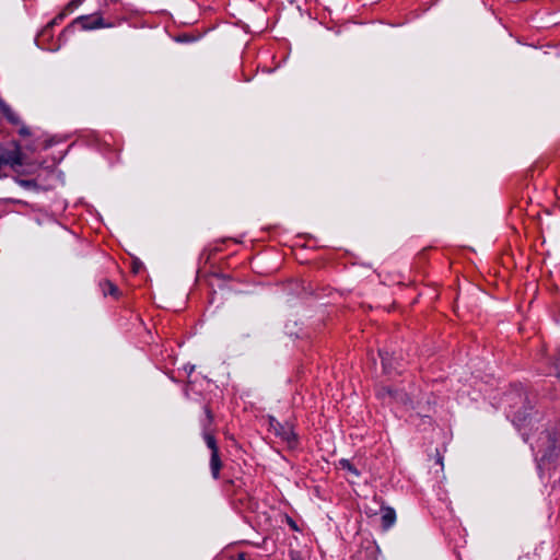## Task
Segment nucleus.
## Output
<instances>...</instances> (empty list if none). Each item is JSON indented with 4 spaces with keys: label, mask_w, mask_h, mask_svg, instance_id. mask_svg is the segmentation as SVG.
I'll return each mask as SVG.
<instances>
[{
    "label": "nucleus",
    "mask_w": 560,
    "mask_h": 560,
    "mask_svg": "<svg viewBox=\"0 0 560 560\" xmlns=\"http://www.w3.org/2000/svg\"><path fill=\"white\" fill-rule=\"evenodd\" d=\"M509 404L508 416L513 424L522 433L525 442L529 443L537 462V468H541L546 460L551 457V451L559 447L560 440H553L548 430H542L538 434L539 421L532 416L533 406L528 401L526 394L522 388L513 390L505 396Z\"/></svg>",
    "instance_id": "nucleus-1"
},
{
    "label": "nucleus",
    "mask_w": 560,
    "mask_h": 560,
    "mask_svg": "<svg viewBox=\"0 0 560 560\" xmlns=\"http://www.w3.org/2000/svg\"><path fill=\"white\" fill-rule=\"evenodd\" d=\"M269 430L280 438L290 448L298 446V435L289 423H281L275 417L268 418Z\"/></svg>",
    "instance_id": "nucleus-2"
},
{
    "label": "nucleus",
    "mask_w": 560,
    "mask_h": 560,
    "mask_svg": "<svg viewBox=\"0 0 560 560\" xmlns=\"http://www.w3.org/2000/svg\"><path fill=\"white\" fill-rule=\"evenodd\" d=\"M77 26L81 30L89 31L101 27H107L109 25L105 24L104 20L98 15H81L73 20L72 23L69 24L62 33H73Z\"/></svg>",
    "instance_id": "nucleus-3"
},
{
    "label": "nucleus",
    "mask_w": 560,
    "mask_h": 560,
    "mask_svg": "<svg viewBox=\"0 0 560 560\" xmlns=\"http://www.w3.org/2000/svg\"><path fill=\"white\" fill-rule=\"evenodd\" d=\"M551 433V438L553 440L560 441V421L553 424L552 427L546 428ZM551 457L549 460H546L541 468H538L540 471L544 469H549V466L555 462V459L560 455V448L557 447L551 451Z\"/></svg>",
    "instance_id": "nucleus-4"
},
{
    "label": "nucleus",
    "mask_w": 560,
    "mask_h": 560,
    "mask_svg": "<svg viewBox=\"0 0 560 560\" xmlns=\"http://www.w3.org/2000/svg\"><path fill=\"white\" fill-rule=\"evenodd\" d=\"M546 374H555L560 377V348H558L552 358L550 359V364L547 370L544 371Z\"/></svg>",
    "instance_id": "nucleus-5"
},
{
    "label": "nucleus",
    "mask_w": 560,
    "mask_h": 560,
    "mask_svg": "<svg viewBox=\"0 0 560 560\" xmlns=\"http://www.w3.org/2000/svg\"><path fill=\"white\" fill-rule=\"evenodd\" d=\"M100 287L105 296L110 295L115 299H118L120 295V291H119L118 287L109 280L102 281L100 283Z\"/></svg>",
    "instance_id": "nucleus-6"
},
{
    "label": "nucleus",
    "mask_w": 560,
    "mask_h": 560,
    "mask_svg": "<svg viewBox=\"0 0 560 560\" xmlns=\"http://www.w3.org/2000/svg\"><path fill=\"white\" fill-rule=\"evenodd\" d=\"M203 411H205V417L200 420L202 434H205L206 432H212L211 427H212L213 419H214L213 413L208 406L203 407Z\"/></svg>",
    "instance_id": "nucleus-7"
},
{
    "label": "nucleus",
    "mask_w": 560,
    "mask_h": 560,
    "mask_svg": "<svg viewBox=\"0 0 560 560\" xmlns=\"http://www.w3.org/2000/svg\"><path fill=\"white\" fill-rule=\"evenodd\" d=\"M221 467H222V462L220 459L219 451L212 452L211 457H210V469H211V475L214 479L219 478Z\"/></svg>",
    "instance_id": "nucleus-8"
},
{
    "label": "nucleus",
    "mask_w": 560,
    "mask_h": 560,
    "mask_svg": "<svg viewBox=\"0 0 560 560\" xmlns=\"http://www.w3.org/2000/svg\"><path fill=\"white\" fill-rule=\"evenodd\" d=\"M65 18V13L58 14L54 20H51L46 27L42 31L40 36L51 35L52 27L57 24H59Z\"/></svg>",
    "instance_id": "nucleus-9"
},
{
    "label": "nucleus",
    "mask_w": 560,
    "mask_h": 560,
    "mask_svg": "<svg viewBox=\"0 0 560 560\" xmlns=\"http://www.w3.org/2000/svg\"><path fill=\"white\" fill-rule=\"evenodd\" d=\"M202 436H203V440H205L207 446L210 448L211 453L219 451L217 440L213 436V432H206L205 434H202Z\"/></svg>",
    "instance_id": "nucleus-10"
},
{
    "label": "nucleus",
    "mask_w": 560,
    "mask_h": 560,
    "mask_svg": "<svg viewBox=\"0 0 560 560\" xmlns=\"http://www.w3.org/2000/svg\"><path fill=\"white\" fill-rule=\"evenodd\" d=\"M339 468L351 472L354 476H359V470L351 464L349 459L342 458L339 460Z\"/></svg>",
    "instance_id": "nucleus-11"
},
{
    "label": "nucleus",
    "mask_w": 560,
    "mask_h": 560,
    "mask_svg": "<svg viewBox=\"0 0 560 560\" xmlns=\"http://www.w3.org/2000/svg\"><path fill=\"white\" fill-rule=\"evenodd\" d=\"M5 164L14 165H22V159L21 154L19 152H12L7 158H4Z\"/></svg>",
    "instance_id": "nucleus-12"
},
{
    "label": "nucleus",
    "mask_w": 560,
    "mask_h": 560,
    "mask_svg": "<svg viewBox=\"0 0 560 560\" xmlns=\"http://www.w3.org/2000/svg\"><path fill=\"white\" fill-rule=\"evenodd\" d=\"M0 107L2 109V112L7 115V117L12 121V122H15L18 120L15 114L12 112V109L10 108V106H8L7 104L4 103H1L0 104Z\"/></svg>",
    "instance_id": "nucleus-13"
},
{
    "label": "nucleus",
    "mask_w": 560,
    "mask_h": 560,
    "mask_svg": "<svg viewBox=\"0 0 560 560\" xmlns=\"http://www.w3.org/2000/svg\"><path fill=\"white\" fill-rule=\"evenodd\" d=\"M16 183L23 187V188H26V189H33V188H36L37 187V184L35 180L33 179H16Z\"/></svg>",
    "instance_id": "nucleus-14"
},
{
    "label": "nucleus",
    "mask_w": 560,
    "mask_h": 560,
    "mask_svg": "<svg viewBox=\"0 0 560 560\" xmlns=\"http://www.w3.org/2000/svg\"><path fill=\"white\" fill-rule=\"evenodd\" d=\"M396 522V512L394 509L387 506V528Z\"/></svg>",
    "instance_id": "nucleus-15"
},
{
    "label": "nucleus",
    "mask_w": 560,
    "mask_h": 560,
    "mask_svg": "<svg viewBox=\"0 0 560 560\" xmlns=\"http://www.w3.org/2000/svg\"><path fill=\"white\" fill-rule=\"evenodd\" d=\"M378 353H380V357H381V366L384 370L385 369V358H383L381 351Z\"/></svg>",
    "instance_id": "nucleus-16"
},
{
    "label": "nucleus",
    "mask_w": 560,
    "mask_h": 560,
    "mask_svg": "<svg viewBox=\"0 0 560 560\" xmlns=\"http://www.w3.org/2000/svg\"><path fill=\"white\" fill-rule=\"evenodd\" d=\"M20 133H21V135H28V130H27L26 128H22V129L20 130Z\"/></svg>",
    "instance_id": "nucleus-17"
},
{
    "label": "nucleus",
    "mask_w": 560,
    "mask_h": 560,
    "mask_svg": "<svg viewBox=\"0 0 560 560\" xmlns=\"http://www.w3.org/2000/svg\"><path fill=\"white\" fill-rule=\"evenodd\" d=\"M381 523L383 526H385V514L381 515Z\"/></svg>",
    "instance_id": "nucleus-18"
},
{
    "label": "nucleus",
    "mask_w": 560,
    "mask_h": 560,
    "mask_svg": "<svg viewBox=\"0 0 560 560\" xmlns=\"http://www.w3.org/2000/svg\"><path fill=\"white\" fill-rule=\"evenodd\" d=\"M236 560H246L245 556L244 555H240L238 558Z\"/></svg>",
    "instance_id": "nucleus-19"
}]
</instances>
